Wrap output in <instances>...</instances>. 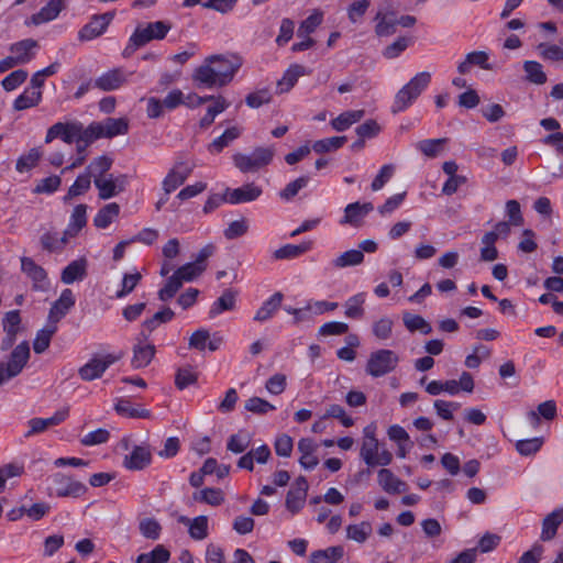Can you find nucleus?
<instances>
[{"label": "nucleus", "mask_w": 563, "mask_h": 563, "mask_svg": "<svg viewBox=\"0 0 563 563\" xmlns=\"http://www.w3.org/2000/svg\"><path fill=\"white\" fill-rule=\"evenodd\" d=\"M192 166L185 162L176 163L167 173L162 181L163 190L166 195L172 194L180 187L186 179L191 175Z\"/></svg>", "instance_id": "1a4fd4ad"}, {"label": "nucleus", "mask_w": 563, "mask_h": 563, "mask_svg": "<svg viewBox=\"0 0 563 563\" xmlns=\"http://www.w3.org/2000/svg\"><path fill=\"white\" fill-rule=\"evenodd\" d=\"M131 366L134 369L146 367L153 360L156 349L146 339H139L132 349Z\"/></svg>", "instance_id": "a211bd4d"}, {"label": "nucleus", "mask_w": 563, "mask_h": 563, "mask_svg": "<svg viewBox=\"0 0 563 563\" xmlns=\"http://www.w3.org/2000/svg\"><path fill=\"white\" fill-rule=\"evenodd\" d=\"M87 275V260L78 258L70 262L62 272L60 279L64 284L70 285L82 280Z\"/></svg>", "instance_id": "c85d7f7f"}, {"label": "nucleus", "mask_w": 563, "mask_h": 563, "mask_svg": "<svg viewBox=\"0 0 563 563\" xmlns=\"http://www.w3.org/2000/svg\"><path fill=\"white\" fill-rule=\"evenodd\" d=\"M54 492L57 497L79 498L87 492V486L64 473H55L51 476Z\"/></svg>", "instance_id": "6e6552de"}, {"label": "nucleus", "mask_w": 563, "mask_h": 563, "mask_svg": "<svg viewBox=\"0 0 563 563\" xmlns=\"http://www.w3.org/2000/svg\"><path fill=\"white\" fill-rule=\"evenodd\" d=\"M113 19L112 13L93 15L91 20L79 31L80 41H91L102 35Z\"/></svg>", "instance_id": "2eb2a0df"}, {"label": "nucleus", "mask_w": 563, "mask_h": 563, "mask_svg": "<svg viewBox=\"0 0 563 563\" xmlns=\"http://www.w3.org/2000/svg\"><path fill=\"white\" fill-rule=\"evenodd\" d=\"M543 417L547 420H552L556 416V405L553 400H547L538 406L537 411H530L528 419L531 424L537 426L539 423V417Z\"/></svg>", "instance_id": "4d7b16f0"}, {"label": "nucleus", "mask_w": 563, "mask_h": 563, "mask_svg": "<svg viewBox=\"0 0 563 563\" xmlns=\"http://www.w3.org/2000/svg\"><path fill=\"white\" fill-rule=\"evenodd\" d=\"M209 519L207 516H197L192 518V522L188 529L191 539L201 541L208 537L209 533Z\"/></svg>", "instance_id": "13d9d810"}, {"label": "nucleus", "mask_w": 563, "mask_h": 563, "mask_svg": "<svg viewBox=\"0 0 563 563\" xmlns=\"http://www.w3.org/2000/svg\"><path fill=\"white\" fill-rule=\"evenodd\" d=\"M102 137L111 139L126 134L129 121L125 118H108L102 122H96Z\"/></svg>", "instance_id": "393cba45"}, {"label": "nucleus", "mask_w": 563, "mask_h": 563, "mask_svg": "<svg viewBox=\"0 0 563 563\" xmlns=\"http://www.w3.org/2000/svg\"><path fill=\"white\" fill-rule=\"evenodd\" d=\"M489 55L485 51H474L468 53L464 60L459 63L457 71L462 75L470 73L473 66H478L483 69L490 70L492 65L488 63Z\"/></svg>", "instance_id": "cd10ccee"}, {"label": "nucleus", "mask_w": 563, "mask_h": 563, "mask_svg": "<svg viewBox=\"0 0 563 563\" xmlns=\"http://www.w3.org/2000/svg\"><path fill=\"white\" fill-rule=\"evenodd\" d=\"M42 100V90L27 89L18 96L13 102V109L15 111L26 110L36 107Z\"/></svg>", "instance_id": "ea45409f"}, {"label": "nucleus", "mask_w": 563, "mask_h": 563, "mask_svg": "<svg viewBox=\"0 0 563 563\" xmlns=\"http://www.w3.org/2000/svg\"><path fill=\"white\" fill-rule=\"evenodd\" d=\"M307 494L302 489H290L286 496V508L292 514L299 512L306 503Z\"/></svg>", "instance_id": "774afa93"}, {"label": "nucleus", "mask_w": 563, "mask_h": 563, "mask_svg": "<svg viewBox=\"0 0 563 563\" xmlns=\"http://www.w3.org/2000/svg\"><path fill=\"white\" fill-rule=\"evenodd\" d=\"M80 132V122H57L46 132L45 143H51L55 139H62L65 143L71 144L77 141Z\"/></svg>", "instance_id": "9b49d317"}, {"label": "nucleus", "mask_w": 563, "mask_h": 563, "mask_svg": "<svg viewBox=\"0 0 563 563\" xmlns=\"http://www.w3.org/2000/svg\"><path fill=\"white\" fill-rule=\"evenodd\" d=\"M402 321L410 332L419 331L423 334H429L432 331L430 323L419 314L405 312L402 314Z\"/></svg>", "instance_id": "5fc2aeb1"}, {"label": "nucleus", "mask_w": 563, "mask_h": 563, "mask_svg": "<svg viewBox=\"0 0 563 563\" xmlns=\"http://www.w3.org/2000/svg\"><path fill=\"white\" fill-rule=\"evenodd\" d=\"M37 48L38 44L35 40L25 38L11 44L9 46V52L14 57L15 63L19 65H25L35 57Z\"/></svg>", "instance_id": "aec40b11"}, {"label": "nucleus", "mask_w": 563, "mask_h": 563, "mask_svg": "<svg viewBox=\"0 0 563 563\" xmlns=\"http://www.w3.org/2000/svg\"><path fill=\"white\" fill-rule=\"evenodd\" d=\"M448 143V139H427L422 140L417 143L416 147L419 150L423 155H426L429 158H434L440 156L443 151L444 146Z\"/></svg>", "instance_id": "a18cd8bd"}, {"label": "nucleus", "mask_w": 563, "mask_h": 563, "mask_svg": "<svg viewBox=\"0 0 563 563\" xmlns=\"http://www.w3.org/2000/svg\"><path fill=\"white\" fill-rule=\"evenodd\" d=\"M87 224V206L84 203L77 205L69 218L68 225L64 231V235L68 238L76 236L82 228Z\"/></svg>", "instance_id": "7c9ffc66"}, {"label": "nucleus", "mask_w": 563, "mask_h": 563, "mask_svg": "<svg viewBox=\"0 0 563 563\" xmlns=\"http://www.w3.org/2000/svg\"><path fill=\"white\" fill-rule=\"evenodd\" d=\"M42 157L38 147L31 148L27 153L22 154L15 163L16 172L23 174L34 168Z\"/></svg>", "instance_id": "09e8293b"}, {"label": "nucleus", "mask_w": 563, "mask_h": 563, "mask_svg": "<svg viewBox=\"0 0 563 563\" xmlns=\"http://www.w3.org/2000/svg\"><path fill=\"white\" fill-rule=\"evenodd\" d=\"M399 356L388 349H379L372 352L366 362V373L372 377H382L396 369Z\"/></svg>", "instance_id": "20e7f679"}, {"label": "nucleus", "mask_w": 563, "mask_h": 563, "mask_svg": "<svg viewBox=\"0 0 563 563\" xmlns=\"http://www.w3.org/2000/svg\"><path fill=\"white\" fill-rule=\"evenodd\" d=\"M141 534L148 540H158L162 533L161 523L154 518H143L139 523Z\"/></svg>", "instance_id": "bf43d9fd"}, {"label": "nucleus", "mask_w": 563, "mask_h": 563, "mask_svg": "<svg viewBox=\"0 0 563 563\" xmlns=\"http://www.w3.org/2000/svg\"><path fill=\"white\" fill-rule=\"evenodd\" d=\"M364 262V254L358 250H349L339 254L331 261V266L336 269L357 266Z\"/></svg>", "instance_id": "58836bf2"}, {"label": "nucleus", "mask_w": 563, "mask_h": 563, "mask_svg": "<svg viewBox=\"0 0 563 563\" xmlns=\"http://www.w3.org/2000/svg\"><path fill=\"white\" fill-rule=\"evenodd\" d=\"M343 555V547H329L323 550H317L311 552L308 563H339Z\"/></svg>", "instance_id": "c9c22d12"}, {"label": "nucleus", "mask_w": 563, "mask_h": 563, "mask_svg": "<svg viewBox=\"0 0 563 563\" xmlns=\"http://www.w3.org/2000/svg\"><path fill=\"white\" fill-rule=\"evenodd\" d=\"M394 320L389 317H382L373 323L372 330L376 339L388 340L393 334Z\"/></svg>", "instance_id": "0e129e2a"}, {"label": "nucleus", "mask_w": 563, "mask_h": 563, "mask_svg": "<svg viewBox=\"0 0 563 563\" xmlns=\"http://www.w3.org/2000/svg\"><path fill=\"white\" fill-rule=\"evenodd\" d=\"M75 305V297L70 289L66 288L62 291L59 298L53 303L48 321L57 324L58 321L66 316L68 310Z\"/></svg>", "instance_id": "b1692460"}, {"label": "nucleus", "mask_w": 563, "mask_h": 563, "mask_svg": "<svg viewBox=\"0 0 563 563\" xmlns=\"http://www.w3.org/2000/svg\"><path fill=\"white\" fill-rule=\"evenodd\" d=\"M242 133V129L239 126H231L227 129L220 136L214 139L209 144V152L210 153H220L224 147H227L231 142L236 140Z\"/></svg>", "instance_id": "79ce46f5"}, {"label": "nucleus", "mask_w": 563, "mask_h": 563, "mask_svg": "<svg viewBox=\"0 0 563 563\" xmlns=\"http://www.w3.org/2000/svg\"><path fill=\"white\" fill-rule=\"evenodd\" d=\"M198 379V373L192 366H184L177 369L175 375V385L178 389L183 390L190 385H194Z\"/></svg>", "instance_id": "052dcab7"}, {"label": "nucleus", "mask_w": 563, "mask_h": 563, "mask_svg": "<svg viewBox=\"0 0 563 563\" xmlns=\"http://www.w3.org/2000/svg\"><path fill=\"white\" fill-rule=\"evenodd\" d=\"M122 357V352L118 354L109 353L102 356H95L78 369V375L85 382H91L100 378L111 365L120 361Z\"/></svg>", "instance_id": "423d86ee"}, {"label": "nucleus", "mask_w": 563, "mask_h": 563, "mask_svg": "<svg viewBox=\"0 0 563 563\" xmlns=\"http://www.w3.org/2000/svg\"><path fill=\"white\" fill-rule=\"evenodd\" d=\"M242 62L234 55H211L194 69L192 81L197 87L214 88L230 84Z\"/></svg>", "instance_id": "f257e3e1"}, {"label": "nucleus", "mask_w": 563, "mask_h": 563, "mask_svg": "<svg viewBox=\"0 0 563 563\" xmlns=\"http://www.w3.org/2000/svg\"><path fill=\"white\" fill-rule=\"evenodd\" d=\"M323 19V11L320 9H313L311 13L299 24L297 36L310 35L322 24Z\"/></svg>", "instance_id": "c03bdc74"}, {"label": "nucleus", "mask_w": 563, "mask_h": 563, "mask_svg": "<svg viewBox=\"0 0 563 563\" xmlns=\"http://www.w3.org/2000/svg\"><path fill=\"white\" fill-rule=\"evenodd\" d=\"M64 8L63 0H49L37 13L31 16V23L40 25L55 20Z\"/></svg>", "instance_id": "c756f323"}, {"label": "nucleus", "mask_w": 563, "mask_h": 563, "mask_svg": "<svg viewBox=\"0 0 563 563\" xmlns=\"http://www.w3.org/2000/svg\"><path fill=\"white\" fill-rule=\"evenodd\" d=\"M222 342L223 339L219 333H213L211 335L208 330L199 329L190 335L188 345L190 349H195L200 352H203L205 350L214 352L220 349Z\"/></svg>", "instance_id": "4468645a"}, {"label": "nucleus", "mask_w": 563, "mask_h": 563, "mask_svg": "<svg viewBox=\"0 0 563 563\" xmlns=\"http://www.w3.org/2000/svg\"><path fill=\"white\" fill-rule=\"evenodd\" d=\"M192 498L198 503H203L212 507H218L225 500L224 493L220 488L212 487H207L194 493Z\"/></svg>", "instance_id": "a19ab883"}, {"label": "nucleus", "mask_w": 563, "mask_h": 563, "mask_svg": "<svg viewBox=\"0 0 563 563\" xmlns=\"http://www.w3.org/2000/svg\"><path fill=\"white\" fill-rule=\"evenodd\" d=\"M432 75L430 71L417 73L395 95L391 112L399 113L407 110L429 88Z\"/></svg>", "instance_id": "f03ea898"}, {"label": "nucleus", "mask_w": 563, "mask_h": 563, "mask_svg": "<svg viewBox=\"0 0 563 563\" xmlns=\"http://www.w3.org/2000/svg\"><path fill=\"white\" fill-rule=\"evenodd\" d=\"M377 483L385 493L390 495L405 493L408 488L404 481L385 466L377 472Z\"/></svg>", "instance_id": "412c9836"}, {"label": "nucleus", "mask_w": 563, "mask_h": 563, "mask_svg": "<svg viewBox=\"0 0 563 563\" xmlns=\"http://www.w3.org/2000/svg\"><path fill=\"white\" fill-rule=\"evenodd\" d=\"M263 190L254 183L245 184L239 188H227L224 191V200L230 205H241L252 202L260 198Z\"/></svg>", "instance_id": "9d476101"}, {"label": "nucleus", "mask_w": 563, "mask_h": 563, "mask_svg": "<svg viewBox=\"0 0 563 563\" xmlns=\"http://www.w3.org/2000/svg\"><path fill=\"white\" fill-rule=\"evenodd\" d=\"M346 539L356 543H364L372 534L373 527L368 521L349 525L345 529Z\"/></svg>", "instance_id": "37998d69"}, {"label": "nucleus", "mask_w": 563, "mask_h": 563, "mask_svg": "<svg viewBox=\"0 0 563 563\" xmlns=\"http://www.w3.org/2000/svg\"><path fill=\"white\" fill-rule=\"evenodd\" d=\"M93 184L99 191V198L108 200L123 191L125 181L123 177H114L112 174H108L103 178L95 179Z\"/></svg>", "instance_id": "6ab92c4d"}, {"label": "nucleus", "mask_w": 563, "mask_h": 563, "mask_svg": "<svg viewBox=\"0 0 563 563\" xmlns=\"http://www.w3.org/2000/svg\"><path fill=\"white\" fill-rule=\"evenodd\" d=\"M527 79L536 85H543L547 81V75L540 63L534 60H527L523 64Z\"/></svg>", "instance_id": "680f3d73"}, {"label": "nucleus", "mask_w": 563, "mask_h": 563, "mask_svg": "<svg viewBox=\"0 0 563 563\" xmlns=\"http://www.w3.org/2000/svg\"><path fill=\"white\" fill-rule=\"evenodd\" d=\"M312 247V241H305L300 244H286L277 249L273 256L275 260H291L309 252Z\"/></svg>", "instance_id": "f704fd0d"}, {"label": "nucleus", "mask_w": 563, "mask_h": 563, "mask_svg": "<svg viewBox=\"0 0 563 563\" xmlns=\"http://www.w3.org/2000/svg\"><path fill=\"white\" fill-rule=\"evenodd\" d=\"M345 142V136L327 137L316 141L312 144L311 150H313L316 153H327L342 147Z\"/></svg>", "instance_id": "e2e57ef3"}, {"label": "nucleus", "mask_w": 563, "mask_h": 563, "mask_svg": "<svg viewBox=\"0 0 563 563\" xmlns=\"http://www.w3.org/2000/svg\"><path fill=\"white\" fill-rule=\"evenodd\" d=\"M283 294L275 292L267 300H265L262 306L258 308L254 316V320L258 322H265L273 318V316L278 311L283 301Z\"/></svg>", "instance_id": "2f4dec72"}, {"label": "nucleus", "mask_w": 563, "mask_h": 563, "mask_svg": "<svg viewBox=\"0 0 563 563\" xmlns=\"http://www.w3.org/2000/svg\"><path fill=\"white\" fill-rule=\"evenodd\" d=\"M169 559L170 552L163 544H158L152 551L140 554L136 563H167Z\"/></svg>", "instance_id": "603ef678"}, {"label": "nucleus", "mask_w": 563, "mask_h": 563, "mask_svg": "<svg viewBox=\"0 0 563 563\" xmlns=\"http://www.w3.org/2000/svg\"><path fill=\"white\" fill-rule=\"evenodd\" d=\"M203 272L205 269H202L199 264L190 262L181 265L174 273L181 279L183 283H190L199 277Z\"/></svg>", "instance_id": "338daca9"}, {"label": "nucleus", "mask_w": 563, "mask_h": 563, "mask_svg": "<svg viewBox=\"0 0 563 563\" xmlns=\"http://www.w3.org/2000/svg\"><path fill=\"white\" fill-rule=\"evenodd\" d=\"M21 271L32 282L35 290H46L49 280L46 271L36 264L31 257L21 258Z\"/></svg>", "instance_id": "f8f14e48"}, {"label": "nucleus", "mask_w": 563, "mask_h": 563, "mask_svg": "<svg viewBox=\"0 0 563 563\" xmlns=\"http://www.w3.org/2000/svg\"><path fill=\"white\" fill-rule=\"evenodd\" d=\"M114 409L119 415L129 418H148L151 416L147 409L134 407L129 400L122 398L115 402Z\"/></svg>", "instance_id": "6e6d98bb"}, {"label": "nucleus", "mask_w": 563, "mask_h": 563, "mask_svg": "<svg viewBox=\"0 0 563 563\" xmlns=\"http://www.w3.org/2000/svg\"><path fill=\"white\" fill-rule=\"evenodd\" d=\"M111 166L112 159L109 156L102 155L91 161L86 169V173L89 174L90 177H93V180L97 178H103L106 175H108L107 172L111 168Z\"/></svg>", "instance_id": "864d4df0"}, {"label": "nucleus", "mask_w": 563, "mask_h": 563, "mask_svg": "<svg viewBox=\"0 0 563 563\" xmlns=\"http://www.w3.org/2000/svg\"><path fill=\"white\" fill-rule=\"evenodd\" d=\"M309 71L299 64L290 65L282 78L277 81V92L285 93L288 92L298 81V79L305 75H308Z\"/></svg>", "instance_id": "a878e982"}, {"label": "nucleus", "mask_w": 563, "mask_h": 563, "mask_svg": "<svg viewBox=\"0 0 563 563\" xmlns=\"http://www.w3.org/2000/svg\"><path fill=\"white\" fill-rule=\"evenodd\" d=\"M275 155L273 147H256L250 154L235 153L232 156L234 166L242 173H255L269 165Z\"/></svg>", "instance_id": "7ed1b4c3"}, {"label": "nucleus", "mask_w": 563, "mask_h": 563, "mask_svg": "<svg viewBox=\"0 0 563 563\" xmlns=\"http://www.w3.org/2000/svg\"><path fill=\"white\" fill-rule=\"evenodd\" d=\"M364 115V110H347L332 119L330 124L333 130L342 132L347 130L354 123L361 121Z\"/></svg>", "instance_id": "4c0bfd02"}, {"label": "nucleus", "mask_w": 563, "mask_h": 563, "mask_svg": "<svg viewBox=\"0 0 563 563\" xmlns=\"http://www.w3.org/2000/svg\"><path fill=\"white\" fill-rule=\"evenodd\" d=\"M172 29V25L164 21L147 23L144 26H137L129 38L128 48L134 52L153 40H163Z\"/></svg>", "instance_id": "39448f33"}, {"label": "nucleus", "mask_w": 563, "mask_h": 563, "mask_svg": "<svg viewBox=\"0 0 563 563\" xmlns=\"http://www.w3.org/2000/svg\"><path fill=\"white\" fill-rule=\"evenodd\" d=\"M120 213V206L117 202H110L103 206L95 216L93 224L98 229H107Z\"/></svg>", "instance_id": "e433bc0d"}, {"label": "nucleus", "mask_w": 563, "mask_h": 563, "mask_svg": "<svg viewBox=\"0 0 563 563\" xmlns=\"http://www.w3.org/2000/svg\"><path fill=\"white\" fill-rule=\"evenodd\" d=\"M152 462V453L148 445H134L123 459V466L131 471H141Z\"/></svg>", "instance_id": "dca6fc26"}, {"label": "nucleus", "mask_w": 563, "mask_h": 563, "mask_svg": "<svg viewBox=\"0 0 563 563\" xmlns=\"http://www.w3.org/2000/svg\"><path fill=\"white\" fill-rule=\"evenodd\" d=\"M317 446L313 440L309 438H302L298 441V451L300 453L299 464L305 470H313L318 463L319 459L316 455Z\"/></svg>", "instance_id": "bb28decb"}, {"label": "nucleus", "mask_w": 563, "mask_h": 563, "mask_svg": "<svg viewBox=\"0 0 563 563\" xmlns=\"http://www.w3.org/2000/svg\"><path fill=\"white\" fill-rule=\"evenodd\" d=\"M374 21L377 36H390L396 32L397 15L395 11L382 8L376 12Z\"/></svg>", "instance_id": "4be33fe9"}, {"label": "nucleus", "mask_w": 563, "mask_h": 563, "mask_svg": "<svg viewBox=\"0 0 563 563\" xmlns=\"http://www.w3.org/2000/svg\"><path fill=\"white\" fill-rule=\"evenodd\" d=\"M374 209L371 202L366 203H350L344 209V217L340 221L341 224H357L367 213Z\"/></svg>", "instance_id": "72a5a7b5"}, {"label": "nucleus", "mask_w": 563, "mask_h": 563, "mask_svg": "<svg viewBox=\"0 0 563 563\" xmlns=\"http://www.w3.org/2000/svg\"><path fill=\"white\" fill-rule=\"evenodd\" d=\"M130 75L123 68L109 69L96 78L93 86L102 91L117 90L128 82Z\"/></svg>", "instance_id": "ddd939ff"}, {"label": "nucleus", "mask_w": 563, "mask_h": 563, "mask_svg": "<svg viewBox=\"0 0 563 563\" xmlns=\"http://www.w3.org/2000/svg\"><path fill=\"white\" fill-rule=\"evenodd\" d=\"M563 522V507L554 509L542 522L541 539L549 541L556 534L558 528Z\"/></svg>", "instance_id": "473e14b6"}, {"label": "nucleus", "mask_w": 563, "mask_h": 563, "mask_svg": "<svg viewBox=\"0 0 563 563\" xmlns=\"http://www.w3.org/2000/svg\"><path fill=\"white\" fill-rule=\"evenodd\" d=\"M360 457L368 467L387 466L393 462V453L379 441L362 443Z\"/></svg>", "instance_id": "0eeeda50"}, {"label": "nucleus", "mask_w": 563, "mask_h": 563, "mask_svg": "<svg viewBox=\"0 0 563 563\" xmlns=\"http://www.w3.org/2000/svg\"><path fill=\"white\" fill-rule=\"evenodd\" d=\"M57 331V324L47 320V324L41 329L33 342V350L35 353L41 354L49 346L52 336Z\"/></svg>", "instance_id": "49530a36"}, {"label": "nucleus", "mask_w": 563, "mask_h": 563, "mask_svg": "<svg viewBox=\"0 0 563 563\" xmlns=\"http://www.w3.org/2000/svg\"><path fill=\"white\" fill-rule=\"evenodd\" d=\"M67 417L68 409H63L56 411L52 417L48 418H33L27 422L30 429L25 435L31 437L41 433L48 429L49 427H54L62 423Z\"/></svg>", "instance_id": "5701e85b"}, {"label": "nucleus", "mask_w": 563, "mask_h": 563, "mask_svg": "<svg viewBox=\"0 0 563 563\" xmlns=\"http://www.w3.org/2000/svg\"><path fill=\"white\" fill-rule=\"evenodd\" d=\"M30 357V347L26 342H22L12 351L9 362L4 365L7 377L12 378L19 375Z\"/></svg>", "instance_id": "f3484780"}, {"label": "nucleus", "mask_w": 563, "mask_h": 563, "mask_svg": "<svg viewBox=\"0 0 563 563\" xmlns=\"http://www.w3.org/2000/svg\"><path fill=\"white\" fill-rule=\"evenodd\" d=\"M91 177L86 172L80 174L74 184L69 187L67 194L64 196V201L67 202L75 197L81 196L90 189Z\"/></svg>", "instance_id": "3c124183"}, {"label": "nucleus", "mask_w": 563, "mask_h": 563, "mask_svg": "<svg viewBox=\"0 0 563 563\" xmlns=\"http://www.w3.org/2000/svg\"><path fill=\"white\" fill-rule=\"evenodd\" d=\"M371 7L369 0H355L346 9L349 21L356 24L365 15Z\"/></svg>", "instance_id": "69168bd1"}, {"label": "nucleus", "mask_w": 563, "mask_h": 563, "mask_svg": "<svg viewBox=\"0 0 563 563\" xmlns=\"http://www.w3.org/2000/svg\"><path fill=\"white\" fill-rule=\"evenodd\" d=\"M366 300V294L365 292H358L352 297H350L345 303V317L350 319H360L364 314V308L363 305Z\"/></svg>", "instance_id": "de8ad7c7"}, {"label": "nucleus", "mask_w": 563, "mask_h": 563, "mask_svg": "<svg viewBox=\"0 0 563 563\" xmlns=\"http://www.w3.org/2000/svg\"><path fill=\"white\" fill-rule=\"evenodd\" d=\"M234 306L235 294L231 290H227L212 303L209 310V317L214 318L224 311L232 310Z\"/></svg>", "instance_id": "8fccbe9b"}]
</instances>
